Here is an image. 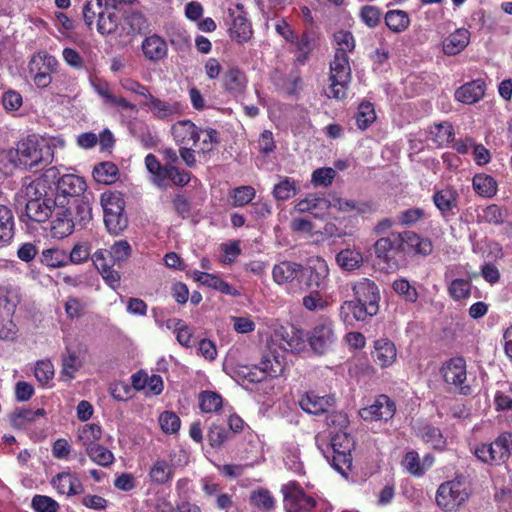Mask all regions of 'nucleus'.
I'll return each instance as SVG.
<instances>
[{
    "label": "nucleus",
    "instance_id": "obj_46",
    "mask_svg": "<svg viewBox=\"0 0 512 512\" xmlns=\"http://www.w3.org/2000/svg\"><path fill=\"white\" fill-rule=\"evenodd\" d=\"M252 27L250 22L243 15H237L233 18L230 27V36L238 43L247 42L252 36Z\"/></svg>",
    "mask_w": 512,
    "mask_h": 512
},
{
    "label": "nucleus",
    "instance_id": "obj_13",
    "mask_svg": "<svg viewBox=\"0 0 512 512\" xmlns=\"http://www.w3.org/2000/svg\"><path fill=\"white\" fill-rule=\"evenodd\" d=\"M59 174L55 167L47 169L40 177L24 183L21 193L26 201L28 200H42L43 198H50L49 192L53 191V184Z\"/></svg>",
    "mask_w": 512,
    "mask_h": 512
},
{
    "label": "nucleus",
    "instance_id": "obj_61",
    "mask_svg": "<svg viewBox=\"0 0 512 512\" xmlns=\"http://www.w3.org/2000/svg\"><path fill=\"white\" fill-rule=\"evenodd\" d=\"M252 505L263 512H270L275 507V500L271 493L266 489L254 491L250 497Z\"/></svg>",
    "mask_w": 512,
    "mask_h": 512
},
{
    "label": "nucleus",
    "instance_id": "obj_47",
    "mask_svg": "<svg viewBox=\"0 0 512 512\" xmlns=\"http://www.w3.org/2000/svg\"><path fill=\"white\" fill-rule=\"evenodd\" d=\"M39 260L50 268L64 267L68 264V254L60 248H47L41 252Z\"/></svg>",
    "mask_w": 512,
    "mask_h": 512
},
{
    "label": "nucleus",
    "instance_id": "obj_58",
    "mask_svg": "<svg viewBox=\"0 0 512 512\" xmlns=\"http://www.w3.org/2000/svg\"><path fill=\"white\" fill-rule=\"evenodd\" d=\"M297 183L289 177L282 178L279 183L275 184L273 195L277 200H288L297 193Z\"/></svg>",
    "mask_w": 512,
    "mask_h": 512
},
{
    "label": "nucleus",
    "instance_id": "obj_20",
    "mask_svg": "<svg viewBox=\"0 0 512 512\" xmlns=\"http://www.w3.org/2000/svg\"><path fill=\"white\" fill-rule=\"evenodd\" d=\"M50 483L58 494L67 497L81 494L84 490L78 475L69 469L57 473L52 477Z\"/></svg>",
    "mask_w": 512,
    "mask_h": 512
},
{
    "label": "nucleus",
    "instance_id": "obj_24",
    "mask_svg": "<svg viewBox=\"0 0 512 512\" xmlns=\"http://www.w3.org/2000/svg\"><path fill=\"white\" fill-rule=\"evenodd\" d=\"M295 208L299 212H308L316 218L323 219L330 215L331 201L327 197L309 195L300 200Z\"/></svg>",
    "mask_w": 512,
    "mask_h": 512
},
{
    "label": "nucleus",
    "instance_id": "obj_2",
    "mask_svg": "<svg viewBox=\"0 0 512 512\" xmlns=\"http://www.w3.org/2000/svg\"><path fill=\"white\" fill-rule=\"evenodd\" d=\"M354 300L344 301L339 308V316L346 324L366 321L378 313L380 292L376 283L368 278H361L352 285Z\"/></svg>",
    "mask_w": 512,
    "mask_h": 512
},
{
    "label": "nucleus",
    "instance_id": "obj_12",
    "mask_svg": "<svg viewBox=\"0 0 512 512\" xmlns=\"http://www.w3.org/2000/svg\"><path fill=\"white\" fill-rule=\"evenodd\" d=\"M271 341L284 351L298 353L306 347V334L295 326H280L274 330Z\"/></svg>",
    "mask_w": 512,
    "mask_h": 512
},
{
    "label": "nucleus",
    "instance_id": "obj_5",
    "mask_svg": "<svg viewBox=\"0 0 512 512\" xmlns=\"http://www.w3.org/2000/svg\"><path fill=\"white\" fill-rule=\"evenodd\" d=\"M330 82L328 97L345 99L351 82V67L348 56H344L342 52H335L330 63Z\"/></svg>",
    "mask_w": 512,
    "mask_h": 512
},
{
    "label": "nucleus",
    "instance_id": "obj_32",
    "mask_svg": "<svg viewBox=\"0 0 512 512\" xmlns=\"http://www.w3.org/2000/svg\"><path fill=\"white\" fill-rule=\"evenodd\" d=\"M74 230V222L71 212L65 206H59L56 218L51 223V235L53 238L63 239L69 236Z\"/></svg>",
    "mask_w": 512,
    "mask_h": 512
},
{
    "label": "nucleus",
    "instance_id": "obj_29",
    "mask_svg": "<svg viewBox=\"0 0 512 512\" xmlns=\"http://www.w3.org/2000/svg\"><path fill=\"white\" fill-rule=\"evenodd\" d=\"M486 85L481 79L465 83L455 91V99L464 104L479 102L485 94Z\"/></svg>",
    "mask_w": 512,
    "mask_h": 512
},
{
    "label": "nucleus",
    "instance_id": "obj_44",
    "mask_svg": "<svg viewBox=\"0 0 512 512\" xmlns=\"http://www.w3.org/2000/svg\"><path fill=\"white\" fill-rule=\"evenodd\" d=\"M14 236V217L11 209L0 204V245L8 244Z\"/></svg>",
    "mask_w": 512,
    "mask_h": 512
},
{
    "label": "nucleus",
    "instance_id": "obj_22",
    "mask_svg": "<svg viewBox=\"0 0 512 512\" xmlns=\"http://www.w3.org/2000/svg\"><path fill=\"white\" fill-rule=\"evenodd\" d=\"M335 399L331 395H320L318 392H306L299 400V405L308 414L319 415L333 407Z\"/></svg>",
    "mask_w": 512,
    "mask_h": 512
},
{
    "label": "nucleus",
    "instance_id": "obj_49",
    "mask_svg": "<svg viewBox=\"0 0 512 512\" xmlns=\"http://www.w3.org/2000/svg\"><path fill=\"white\" fill-rule=\"evenodd\" d=\"M118 167L112 162H102L93 169V177L98 183L111 184L116 181Z\"/></svg>",
    "mask_w": 512,
    "mask_h": 512
},
{
    "label": "nucleus",
    "instance_id": "obj_35",
    "mask_svg": "<svg viewBox=\"0 0 512 512\" xmlns=\"http://www.w3.org/2000/svg\"><path fill=\"white\" fill-rule=\"evenodd\" d=\"M259 365L267 378H275L283 374L286 360L284 355L269 350L262 355Z\"/></svg>",
    "mask_w": 512,
    "mask_h": 512
},
{
    "label": "nucleus",
    "instance_id": "obj_26",
    "mask_svg": "<svg viewBox=\"0 0 512 512\" xmlns=\"http://www.w3.org/2000/svg\"><path fill=\"white\" fill-rule=\"evenodd\" d=\"M371 355L376 365L387 368L396 361L397 350L391 340L380 338L374 342V350Z\"/></svg>",
    "mask_w": 512,
    "mask_h": 512
},
{
    "label": "nucleus",
    "instance_id": "obj_55",
    "mask_svg": "<svg viewBox=\"0 0 512 512\" xmlns=\"http://www.w3.org/2000/svg\"><path fill=\"white\" fill-rule=\"evenodd\" d=\"M104 1L105 0H87L85 2L83 7V18L88 28L91 29L95 19H99L100 15L107 7V5L104 4Z\"/></svg>",
    "mask_w": 512,
    "mask_h": 512
},
{
    "label": "nucleus",
    "instance_id": "obj_63",
    "mask_svg": "<svg viewBox=\"0 0 512 512\" xmlns=\"http://www.w3.org/2000/svg\"><path fill=\"white\" fill-rule=\"evenodd\" d=\"M156 512H202L199 506L188 501H182L174 507L169 501L162 500L156 505Z\"/></svg>",
    "mask_w": 512,
    "mask_h": 512
},
{
    "label": "nucleus",
    "instance_id": "obj_48",
    "mask_svg": "<svg viewBox=\"0 0 512 512\" xmlns=\"http://www.w3.org/2000/svg\"><path fill=\"white\" fill-rule=\"evenodd\" d=\"M82 361L75 351L67 348L66 354L62 359L61 378L64 381H71L76 372L81 368Z\"/></svg>",
    "mask_w": 512,
    "mask_h": 512
},
{
    "label": "nucleus",
    "instance_id": "obj_11",
    "mask_svg": "<svg viewBox=\"0 0 512 512\" xmlns=\"http://www.w3.org/2000/svg\"><path fill=\"white\" fill-rule=\"evenodd\" d=\"M329 276V265L321 257L310 259L307 267H303L301 271L304 286L310 290L326 291L329 287Z\"/></svg>",
    "mask_w": 512,
    "mask_h": 512
},
{
    "label": "nucleus",
    "instance_id": "obj_15",
    "mask_svg": "<svg viewBox=\"0 0 512 512\" xmlns=\"http://www.w3.org/2000/svg\"><path fill=\"white\" fill-rule=\"evenodd\" d=\"M401 238L398 234L380 238L374 245L376 257L386 266V270H395L398 267L397 256L401 253Z\"/></svg>",
    "mask_w": 512,
    "mask_h": 512
},
{
    "label": "nucleus",
    "instance_id": "obj_3",
    "mask_svg": "<svg viewBox=\"0 0 512 512\" xmlns=\"http://www.w3.org/2000/svg\"><path fill=\"white\" fill-rule=\"evenodd\" d=\"M162 153L166 161L165 165H162L153 154H148L145 157V166L150 173L152 183L163 189L168 187L169 182L176 186L187 185L191 179L190 173L173 166L178 162L176 150L166 148Z\"/></svg>",
    "mask_w": 512,
    "mask_h": 512
},
{
    "label": "nucleus",
    "instance_id": "obj_8",
    "mask_svg": "<svg viewBox=\"0 0 512 512\" xmlns=\"http://www.w3.org/2000/svg\"><path fill=\"white\" fill-rule=\"evenodd\" d=\"M59 62L46 51L35 53L28 64L30 77L37 88H46L52 83V74L58 69Z\"/></svg>",
    "mask_w": 512,
    "mask_h": 512
},
{
    "label": "nucleus",
    "instance_id": "obj_64",
    "mask_svg": "<svg viewBox=\"0 0 512 512\" xmlns=\"http://www.w3.org/2000/svg\"><path fill=\"white\" fill-rule=\"evenodd\" d=\"M31 507L35 512H57L59 504L53 498L46 495H35L31 501Z\"/></svg>",
    "mask_w": 512,
    "mask_h": 512
},
{
    "label": "nucleus",
    "instance_id": "obj_45",
    "mask_svg": "<svg viewBox=\"0 0 512 512\" xmlns=\"http://www.w3.org/2000/svg\"><path fill=\"white\" fill-rule=\"evenodd\" d=\"M192 146L197 149L198 153L206 154L211 152L218 143V132L211 128H199Z\"/></svg>",
    "mask_w": 512,
    "mask_h": 512
},
{
    "label": "nucleus",
    "instance_id": "obj_33",
    "mask_svg": "<svg viewBox=\"0 0 512 512\" xmlns=\"http://www.w3.org/2000/svg\"><path fill=\"white\" fill-rule=\"evenodd\" d=\"M142 52L149 61H159L164 59L168 53L166 41L158 35L146 37L141 45Z\"/></svg>",
    "mask_w": 512,
    "mask_h": 512
},
{
    "label": "nucleus",
    "instance_id": "obj_30",
    "mask_svg": "<svg viewBox=\"0 0 512 512\" xmlns=\"http://www.w3.org/2000/svg\"><path fill=\"white\" fill-rule=\"evenodd\" d=\"M303 266L292 261H282L275 264L272 269L273 281L280 286L293 282L298 276H301Z\"/></svg>",
    "mask_w": 512,
    "mask_h": 512
},
{
    "label": "nucleus",
    "instance_id": "obj_60",
    "mask_svg": "<svg viewBox=\"0 0 512 512\" xmlns=\"http://www.w3.org/2000/svg\"><path fill=\"white\" fill-rule=\"evenodd\" d=\"M86 453L94 463L103 467L110 466L115 459L113 453L109 449L99 444L88 448Z\"/></svg>",
    "mask_w": 512,
    "mask_h": 512
},
{
    "label": "nucleus",
    "instance_id": "obj_10",
    "mask_svg": "<svg viewBox=\"0 0 512 512\" xmlns=\"http://www.w3.org/2000/svg\"><path fill=\"white\" fill-rule=\"evenodd\" d=\"M332 466L341 475L347 476L352 467L351 452L354 448V441L347 432L340 430L331 437Z\"/></svg>",
    "mask_w": 512,
    "mask_h": 512
},
{
    "label": "nucleus",
    "instance_id": "obj_53",
    "mask_svg": "<svg viewBox=\"0 0 512 512\" xmlns=\"http://www.w3.org/2000/svg\"><path fill=\"white\" fill-rule=\"evenodd\" d=\"M110 257L109 263L121 265L131 255V246L126 240L116 241L109 250H104Z\"/></svg>",
    "mask_w": 512,
    "mask_h": 512
},
{
    "label": "nucleus",
    "instance_id": "obj_42",
    "mask_svg": "<svg viewBox=\"0 0 512 512\" xmlns=\"http://www.w3.org/2000/svg\"><path fill=\"white\" fill-rule=\"evenodd\" d=\"M453 139L454 130L449 122L438 123L430 127L428 140L435 146H445L451 143Z\"/></svg>",
    "mask_w": 512,
    "mask_h": 512
},
{
    "label": "nucleus",
    "instance_id": "obj_1",
    "mask_svg": "<svg viewBox=\"0 0 512 512\" xmlns=\"http://www.w3.org/2000/svg\"><path fill=\"white\" fill-rule=\"evenodd\" d=\"M63 145L64 141L60 138L46 140L31 135L18 142L15 149L0 151V165L4 167L6 173L16 167L39 168L51 163L54 156L53 149Z\"/></svg>",
    "mask_w": 512,
    "mask_h": 512
},
{
    "label": "nucleus",
    "instance_id": "obj_37",
    "mask_svg": "<svg viewBox=\"0 0 512 512\" xmlns=\"http://www.w3.org/2000/svg\"><path fill=\"white\" fill-rule=\"evenodd\" d=\"M92 260L105 282L111 288H117L120 281V275L117 271L111 268V264L106 258V252L103 250L96 251L92 256Z\"/></svg>",
    "mask_w": 512,
    "mask_h": 512
},
{
    "label": "nucleus",
    "instance_id": "obj_57",
    "mask_svg": "<svg viewBox=\"0 0 512 512\" xmlns=\"http://www.w3.org/2000/svg\"><path fill=\"white\" fill-rule=\"evenodd\" d=\"M355 118L359 129H367L376 120L374 105L370 102H362L358 107Z\"/></svg>",
    "mask_w": 512,
    "mask_h": 512
},
{
    "label": "nucleus",
    "instance_id": "obj_31",
    "mask_svg": "<svg viewBox=\"0 0 512 512\" xmlns=\"http://www.w3.org/2000/svg\"><path fill=\"white\" fill-rule=\"evenodd\" d=\"M199 128L190 120H180L171 126V134L179 146H192Z\"/></svg>",
    "mask_w": 512,
    "mask_h": 512
},
{
    "label": "nucleus",
    "instance_id": "obj_59",
    "mask_svg": "<svg viewBox=\"0 0 512 512\" xmlns=\"http://www.w3.org/2000/svg\"><path fill=\"white\" fill-rule=\"evenodd\" d=\"M168 328H175L177 341L184 347H190L192 344V330L180 319H170L167 322Z\"/></svg>",
    "mask_w": 512,
    "mask_h": 512
},
{
    "label": "nucleus",
    "instance_id": "obj_16",
    "mask_svg": "<svg viewBox=\"0 0 512 512\" xmlns=\"http://www.w3.org/2000/svg\"><path fill=\"white\" fill-rule=\"evenodd\" d=\"M396 412L395 403L386 395H379L374 402L359 410L364 421H388Z\"/></svg>",
    "mask_w": 512,
    "mask_h": 512
},
{
    "label": "nucleus",
    "instance_id": "obj_54",
    "mask_svg": "<svg viewBox=\"0 0 512 512\" xmlns=\"http://www.w3.org/2000/svg\"><path fill=\"white\" fill-rule=\"evenodd\" d=\"M45 415L44 409H17L11 415V423L14 427L24 428L28 423Z\"/></svg>",
    "mask_w": 512,
    "mask_h": 512
},
{
    "label": "nucleus",
    "instance_id": "obj_27",
    "mask_svg": "<svg viewBox=\"0 0 512 512\" xmlns=\"http://www.w3.org/2000/svg\"><path fill=\"white\" fill-rule=\"evenodd\" d=\"M401 238V252L413 253L419 255H429L432 252V243L427 238H422L418 234L407 231L399 234Z\"/></svg>",
    "mask_w": 512,
    "mask_h": 512
},
{
    "label": "nucleus",
    "instance_id": "obj_25",
    "mask_svg": "<svg viewBox=\"0 0 512 512\" xmlns=\"http://www.w3.org/2000/svg\"><path fill=\"white\" fill-rule=\"evenodd\" d=\"M59 203L53 198H43L42 200L26 201V215L33 221L44 222L53 213V209H58Z\"/></svg>",
    "mask_w": 512,
    "mask_h": 512
},
{
    "label": "nucleus",
    "instance_id": "obj_62",
    "mask_svg": "<svg viewBox=\"0 0 512 512\" xmlns=\"http://www.w3.org/2000/svg\"><path fill=\"white\" fill-rule=\"evenodd\" d=\"M335 52H342L344 56H348L355 48V40L349 31H338L334 34Z\"/></svg>",
    "mask_w": 512,
    "mask_h": 512
},
{
    "label": "nucleus",
    "instance_id": "obj_34",
    "mask_svg": "<svg viewBox=\"0 0 512 512\" xmlns=\"http://www.w3.org/2000/svg\"><path fill=\"white\" fill-rule=\"evenodd\" d=\"M470 42V32L465 28L456 29L443 41L444 54L448 56L457 55L462 52Z\"/></svg>",
    "mask_w": 512,
    "mask_h": 512
},
{
    "label": "nucleus",
    "instance_id": "obj_6",
    "mask_svg": "<svg viewBox=\"0 0 512 512\" xmlns=\"http://www.w3.org/2000/svg\"><path fill=\"white\" fill-rule=\"evenodd\" d=\"M104 223L111 234L118 235L127 226L124 215L125 202L120 192H105L101 195Z\"/></svg>",
    "mask_w": 512,
    "mask_h": 512
},
{
    "label": "nucleus",
    "instance_id": "obj_39",
    "mask_svg": "<svg viewBox=\"0 0 512 512\" xmlns=\"http://www.w3.org/2000/svg\"><path fill=\"white\" fill-rule=\"evenodd\" d=\"M173 476V467L166 459H157L154 461L148 472L150 481L158 485L170 482Z\"/></svg>",
    "mask_w": 512,
    "mask_h": 512
},
{
    "label": "nucleus",
    "instance_id": "obj_21",
    "mask_svg": "<svg viewBox=\"0 0 512 512\" xmlns=\"http://www.w3.org/2000/svg\"><path fill=\"white\" fill-rule=\"evenodd\" d=\"M187 275L191 277L195 282L214 289L224 295L233 297L240 296V292L235 287L215 274H210L199 270H189Z\"/></svg>",
    "mask_w": 512,
    "mask_h": 512
},
{
    "label": "nucleus",
    "instance_id": "obj_43",
    "mask_svg": "<svg viewBox=\"0 0 512 512\" xmlns=\"http://www.w3.org/2000/svg\"><path fill=\"white\" fill-rule=\"evenodd\" d=\"M16 327L12 322V309L6 300L0 298V340L13 339Z\"/></svg>",
    "mask_w": 512,
    "mask_h": 512
},
{
    "label": "nucleus",
    "instance_id": "obj_23",
    "mask_svg": "<svg viewBox=\"0 0 512 512\" xmlns=\"http://www.w3.org/2000/svg\"><path fill=\"white\" fill-rule=\"evenodd\" d=\"M247 82L244 72L235 66L228 67L221 76L222 88L235 97L244 93Z\"/></svg>",
    "mask_w": 512,
    "mask_h": 512
},
{
    "label": "nucleus",
    "instance_id": "obj_14",
    "mask_svg": "<svg viewBox=\"0 0 512 512\" xmlns=\"http://www.w3.org/2000/svg\"><path fill=\"white\" fill-rule=\"evenodd\" d=\"M52 184L56 190L55 199L59 206H65V199L68 197L75 198L82 195L87 187L84 179L74 174L58 175Z\"/></svg>",
    "mask_w": 512,
    "mask_h": 512
},
{
    "label": "nucleus",
    "instance_id": "obj_50",
    "mask_svg": "<svg viewBox=\"0 0 512 512\" xmlns=\"http://www.w3.org/2000/svg\"><path fill=\"white\" fill-rule=\"evenodd\" d=\"M283 460L287 469L292 472L299 474L303 471V464L300 460V450L295 443L290 442L285 444Z\"/></svg>",
    "mask_w": 512,
    "mask_h": 512
},
{
    "label": "nucleus",
    "instance_id": "obj_7",
    "mask_svg": "<svg viewBox=\"0 0 512 512\" xmlns=\"http://www.w3.org/2000/svg\"><path fill=\"white\" fill-rule=\"evenodd\" d=\"M469 497L468 484L454 479L441 484L436 493L437 505L445 511L457 510Z\"/></svg>",
    "mask_w": 512,
    "mask_h": 512
},
{
    "label": "nucleus",
    "instance_id": "obj_41",
    "mask_svg": "<svg viewBox=\"0 0 512 512\" xmlns=\"http://www.w3.org/2000/svg\"><path fill=\"white\" fill-rule=\"evenodd\" d=\"M472 187L476 194L484 198H492L498 191L497 181L485 173H479L473 177Z\"/></svg>",
    "mask_w": 512,
    "mask_h": 512
},
{
    "label": "nucleus",
    "instance_id": "obj_52",
    "mask_svg": "<svg viewBox=\"0 0 512 512\" xmlns=\"http://www.w3.org/2000/svg\"><path fill=\"white\" fill-rule=\"evenodd\" d=\"M118 17L113 9L105 8L97 20V31L102 35H109L117 31Z\"/></svg>",
    "mask_w": 512,
    "mask_h": 512
},
{
    "label": "nucleus",
    "instance_id": "obj_36",
    "mask_svg": "<svg viewBox=\"0 0 512 512\" xmlns=\"http://www.w3.org/2000/svg\"><path fill=\"white\" fill-rule=\"evenodd\" d=\"M322 290H310L302 298V306L309 312L323 311L336 302L333 294H324Z\"/></svg>",
    "mask_w": 512,
    "mask_h": 512
},
{
    "label": "nucleus",
    "instance_id": "obj_4",
    "mask_svg": "<svg viewBox=\"0 0 512 512\" xmlns=\"http://www.w3.org/2000/svg\"><path fill=\"white\" fill-rule=\"evenodd\" d=\"M284 506L287 512H327L329 507L323 500L316 501L304 493L295 482L282 487Z\"/></svg>",
    "mask_w": 512,
    "mask_h": 512
},
{
    "label": "nucleus",
    "instance_id": "obj_28",
    "mask_svg": "<svg viewBox=\"0 0 512 512\" xmlns=\"http://www.w3.org/2000/svg\"><path fill=\"white\" fill-rule=\"evenodd\" d=\"M459 195L456 189L445 187L435 191L433 202L443 217L455 214L458 207Z\"/></svg>",
    "mask_w": 512,
    "mask_h": 512
},
{
    "label": "nucleus",
    "instance_id": "obj_17",
    "mask_svg": "<svg viewBox=\"0 0 512 512\" xmlns=\"http://www.w3.org/2000/svg\"><path fill=\"white\" fill-rule=\"evenodd\" d=\"M441 373L448 385L459 388L462 394L468 393L469 386L463 385L467 378L466 362L463 358L456 357L447 361L443 365Z\"/></svg>",
    "mask_w": 512,
    "mask_h": 512
},
{
    "label": "nucleus",
    "instance_id": "obj_19",
    "mask_svg": "<svg viewBox=\"0 0 512 512\" xmlns=\"http://www.w3.org/2000/svg\"><path fill=\"white\" fill-rule=\"evenodd\" d=\"M152 115L159 120L170 121L183 113V105L176 100H161L151 95L148 101L143 103Z\"/></svg>",
    "mask_w": 512,
    "mask_h": 512
},
{
    "label": "nucleus",
    "instance_id": "obj_40",
    "mask_svg": "<svg viewBox=\"0 0 512 512\" xmlns=\"http://www.w3.org/2000/svg\"><path fill=\"white\" fill-rule=\"evenodd\" d=\"M101 437L102 428L95 423L84 424L78 427L76 433L77 442L85 448V451L97 445V441H99Z\"/></svg>",
    "mask_w": 512,
    "mask_h": 512
},
{
    "label": "nucleus",
    "instance_id": "obj_38",
    "mask_svg": "<svg viewBox=\"0 0 512 512\" xmlns=\"http://www.w3.org/2000/svg\"><path fill=\"white\" fill-rule=\"evenodd\" d=\"M337 265L344 271L351 272L359 269L364 262L363 253L358 248H345L335 257Z\"/></svg>",
    "mask_w": 512,
    "mask_h": 512
},
{
    "label": "nucleus",
    "instance_id": "obj_9",
    "mask_svg": "<svg viewBox=\"0 0 512 512\" xmlns=\"http://www.w3.org/2000/svg\"><path fill=\"white\" fill-rule=\"evenodd\" d=\"M337 339L335 325L329 318H321L314 325L309 334L306 335V342H308L312 351L319 355H323L332 350Z\"/></svg>",
    "mask_w": 512,
    "mask_h": 512
},
{
    "label": "nucleus",
    "instance_id": "obj_56",
    "mask_svg": "<svg viewBox=\"0 0 512 512\" xmlns=\"http://www.w3.org/2000/svg\"><path fill=\"white\" fill-rule=\"evenodd\" d=\"M419 433L423 441L432 448L438 450L445 448L446 440L438 428L427 425L424 426Z\"/></svg>",
    "mask_w": 512,
    "mask_h": 512
},
{
    "label": "nucleus",
    "instance_id": "obj_18",
    "mask_svg": "<svg viewBox=\"0 0 512 512\" xmlns=\"http://www.w3.org/2000/svg\"><path fill=\"white\" fill-rule=\"evenodd\" d=\"M462 275L463 267L458 265L448 266L444 274L445 281L448 283L449 295L456 301L470 296L471 283L469 280L460 278Z\"/></svg>",
    "mask_w": 512,
    "mask_h": 512
},
{
    "label": "nucleus",
    "instance_id": "obj_51",
    "mask_svg": "<svg viewBox=\"0 0 512 512\" xmlns=\"http://www.w3.org/2000/svg\"><path fill=\"white\" fill-rule=\"evenodd\" d=\"M385 22L391 31L400 33L408 28L410 18L405 11L391 10L386 13Z\"/></svg>",
    "mask_w": 512,
    "mask_h": 512
}]
</instances>
